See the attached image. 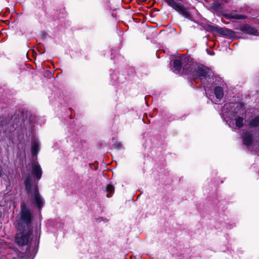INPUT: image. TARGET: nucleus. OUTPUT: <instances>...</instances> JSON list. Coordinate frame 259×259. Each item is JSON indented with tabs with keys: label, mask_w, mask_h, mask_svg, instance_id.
Listing matches in <instances>:
<instances>
[{
	"label": "nucleus",
	"mask_w": 259,
	"mask_h": 259,
	"mask_svg": "<svg viewBox=\"0 0 259 259\" xmlns=\"http://www.w3.org/2000/svg\"><path fill=\"white\" fill-rule=\"evenodd\" d=\"M29 171L35 178L36 181L32 180L29 174L25 173L23 177L25 178V191L30 197L31 203L40 209L43 206L44 201L39 193L37 182L41 177L42 170L37 162H33L29 166Z\"/></svg>",
	"instance_id": "nucleus-1"
},
{
	"label": "nucleus",
	"mask_w": 259,
	"mask_h": 259,
	"mask_svg": "<svg viewBox=\"0 0 259 259\" xmlns=\"http://www.w3.org/2000/svg\"><path fill=\"white\" fill-rule=\"evenodd\" d=\"M20 209V218L17 225V227L20 231L25 229V228L28 229L33 218L29 207L26 204H22Z\"/></svg>",
	"instance_id": "nucleus-2"
},
{
	"label": "nucleus",
	"mask_w": 259,
	"mask_h": 259,
	"mask_svg": "<svg viewBox=\"0 0 259 259\" xmlns=\"http://www.w3.org/2000/svg\"><path fill=\"white\" fill-rule=\"evenodd\" d=\"M205 30L207 32L210 33L217 32L221 36H223L226 38H235L236 37V32L232 30L227 28H223L214 25L208 24L205 27Z\"/></svg>",
	"instance_id": "nucleus-3"
},
{
	"label": "nucleus",
	"mask_w": 259,
	"mask_h": 259,
	"mask_svg": "<svg viewBox=\"0 0 259 259\" xmlns=\"http://www.w3.org/2000/svg\"><path fill=\"white\" fill-rule=\"evenodd\" d=\"M188 60H189V57L186 56H183L174 59L172 64L173 72L176 74H179Z\"/></svg>",
	"instance_id": "nucleus-4"
},
{
	"label": "nucleus",
	"mask_w": 259,
	"mask_h": 259,
	"mask_svg": "<svg viewBox=\"0 0 259 259\" xmlns=\"http://www.w3.org/2000/svg\"><path fill=\"white\" fill-rule=\"evenodd\" d=\"M168 5L172 7L180 14L186 18H189L191 17L190 13L186 8L183 7L180 4L176 3L174 0H164Z\"/></svg>",
	"instance_id": "nucleus-5"
},
{
	"label": "nucleus",
	"mask_w": 259,
	"mask_h": 259,
	"mask_svg": "<svg viewBox=\"0 0 259 259\" xmlns=\"http://www.w3.org/2000/svg\"><path fill=\"white\" fill-rule=\"evenodd\" d=\"M211 74V70L208 67L204 66H198L196 69L195 76L196 79L199 78L200 80H203L206 78H209Z\"/></svg>",
	"instance_id": "nucleus-6"
},
{
	"label": "nucleus",
	"mask_w": 259,
	"mask_h": 259,
	"mask_svg": "<svg viewBox=\"0 0 259 259\" xmlns=\"http://www.w3.org/2000/svg\"><path fill=\"white\" fill-rule=\"evenodd\" d=\"M228 116H223L222 118H224L230 126H232L234 124L237 127H241L243 124V119L242 117H239L236 114H227Z\"/></svg>",
	"instance_id": "nucleus-7"
},
{
	"label": "nucleus",
	"mask_w": 259,
	"mask_h": 259,
	"mask_svg": "<svg viewBox=\"0 0 259 259\" xmlns=\"http://www.w3.org/2000/svg\"><path fill=\"white\" fill-rule=\"evenodd\" d=\"M196 69V68L193 67L192 60L189 57V60L184 65L182 73L189 75L191 79L195 80L196 79V77L195 76Z\"/></svg>",
	"instance_id": "nucleus-8"
},
{
	"label": "nucleus",
	"mask_w": 259,
	"mask_h": 259,
	"mask_svg": "<svg viewBox=\"0 0 259 259\" xmlns=\"http://www.w3.org/2000/svg\"><path fill=\"white\" fill-rule=\"evenodd\" d=\"M230 108H234V110L227 113H246L245 104L242 101L236 103H231L229 104Z\"/></svg>",
	"instance_id": "nucleus-9"
},
{
	"label": "nucleus",
	"mask_w": 259,
	"mask_h": 259,
	"mask_svg": "<svg viewBox=\"0 0 259 259\" xmlns=\"http://www.w3.org/2000/svg\"><path fill=\"white\" fill-rule=\"evenodd\" d=\"M31 233L27 232L25 234L17 233L15 238V241L19 246H23L27 244L29 241Z\"/></svg>",
	"instance_id": "nucleus-10"
},
{
	"label": "nucleus",
	"mask_w": 259,
	"mask_h": 259,
	"mask_svg": "<svg viewBox=\"0 0 259 259\" xmlns=\"http://www.w3.org/2000/svg\"><path fill=\"white\" fill-rule=\"evenodd\" d=\"M239 29L249 35H257L258 30L256 28L248 24H244L243 26H241Z\"/></svg>",
	"instance_id": "nucleus-11"
},
{
	"label": "nucleus",
	"mask_w": 259,
	"mask_h": 259,
	"mask_svg": "<svg viewBox=\"0 0 259 259\" xmlns=\"http://www.w3.org/2000/svg\"><path fill=\"white\" fill-rule=\"evenodd\" d=\"M40 150V143L36 139H33L31 142V151L33 155H35L37 154Z\"/></svg>",
	"instance_id": "nucleus-12"
},
{
	"label": "nucleus",
	"mask_w": 259,
	"mask_h": 259,
	"mask_svg": "<svg viewBox=\"0 0 259 259\" xmlns=\"http://www.w3.org/2000/svg\"><path fill=\"white\" fill-rule=\"evenodd\" d=\"M243 144L249 149H251L252 138L250 134H244L242 136Z\"/></svg>",
	"instance_id": "nucleus-13"
},
{
	"label": "nucleus",
	"mask_w": 259,
	"mask_h": 259,
	"mask_svg": "<svg viewBox=\"0 0 259 259\" xmlns=\"http://www.w3.org/2000/svg\"><path fill=\"white\" fill-rule=\"evenodd\" d=\"M223 16L227 19H244L246 18V16L244 15H231L228 14H223Z\"/></svg>",
	"instance_id": "nucleus-14"
},
{
	"label": "nucleus",
	"mask_w": 259,
	"mask_h": 259,
	"mask_svg": "<svg viewBox=\"0 0 259 259\" xmlns=\"http://www.w3.org/2000/svg\"><path fill=\"white\" fill-rule=\"evenodd\" d=\"M10 173L9 170L7 171L6 168H2L0 166V177H1L5 181L8 182L10 181L8 174Z\"/></svg>",
	"instance_id": "nucleus-15"
},
{
	"label": "nucleus",
	"mask_w": 259,
	"mask_h": 259,
	"mask_svg": "<svg viewBox=\"0 0 259 259\" xmlns=\"http://www.w3.org/2000/svg\"><path fill=\"white\" fill-rule=\"evenodd\" d=\"M214 94L217 99H221L224 96V91L222 87L217 86L214 88Z\"/></svg>",
	"instance_id": "nucleus-16"
},
{
	"label": "nucleus",
	"mask_w": 259,
	"mask_h": 259,
	"mask_svg": "<svg viewBox=\"0 0 259 259\" xmlns=\"http://www.w3.org/2000/svg\"><path fill=\"white\" fill-rule=\"evenodd\" d=\"M210 8L216 12L220 13L224 11L221 4L218 2H215L212 3L210 6Z\"/></svg>",
	"instance_id": "nucleus-17"
},
{
	"label": "nucleus",
	"mask_w": 259,
	"mask_h": 259,
	"mask_svg": "<svg viewBox=\"0 0 259 259\" xmlns=\"http://www.w3.org/2000/svg\"><path fill=\"white\" fill-rule=\"evenodd\" d=\"M114 188L111 185H108L106 188V196L111 197L114 193Z\"/></svg>",
	"instance_id": "nucleus-18"
},
{
	"label": "nucleus",
	"mask_w": 259,
	"mask_h": 259,
	"mask_svg": "<svg viewBox=\"0 0 259 259\" xmlns=\"http://www.w3.org/2000/svg\"><path fill=\"white\" fill-rule=\"evenodd\" d=\"M249 125L251 127L257 126L259 125V116H256L250 122Z\"/></svg>",
	"instance_id": "nucleus-19"
},
{
	"label": "nucleus",
	"mask_w": 259,
	"mask_h": 259,
	"mask_svg": "<svg viewBox=\"0 0 259 259\" xmlns=\"http://www.w3.org/2000/svg\"><path fill=\"white\" fill-rule=\"evenodd\" d=\"M115 146L118 149H121L122 147V145L120 143H117L115 144Z\"/></svg>",
	"instance_id": "nucleus-20"
},
{
	"label": "nucleus",
	"mask_w": 259,
	"mask_h": 259,
	"mask_svg": "<svg viewBox=\"0 0 259 259\" xmlns=\"http://www.w3.org/2000/svg\"><path fill=\"white\" fill-rule=\"evenodd\" d=\"M143 121L144 122H146V121H145V117H144L143 118Z\"/></svg>",
	"instance_id": "nucleus-21"
},
{
	"label": "nucleus",
	"mask_w": 259,
	"mask_h": 259,
	"mask_svg": "<svg viewBox=\"0 0 259 259\" xmlns=\"http://www.w3.org/2000/svg\"><path fill=\"white\" fill-rule=\"evenodd\" d=\"M149 115L150 117H152L151 116V114H149Z\"/></svg>",
	"instance_id": "nucleus-22"
},
{
	"label": "nucleus",
	"mask_w": 259,
	"mask_h": 259,
	"mask_svg": "<svg viewBox=\"0 0 259 259\" xmlns=\"http://www.w3.org/2000/svg\"><path fill=\"white\" fill-rule=\"evenodd\" d=\"M224 1H226V2L227 1V0H224Z\"/></svg>",
	"instance_id": "nucleus-23"
}]
</instances>
